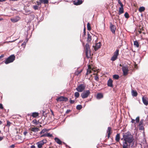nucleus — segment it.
<instances>
[{
	"mask_svg": "<svg viewBox=\"0 0 148 148\" xmlns=\"http://www.w3.org/2000/svg\"><path fill=\"white\" fill-rule=\"evenodd\" d=\"M123 138L121 139V140H123L124 141L123 142H125L127 143H128L129 146L132 143L134 138L133 136L131 134L130 132H127L123 133Z\"/></svg>",
	"mask_w": 148,
	"mask_h": 148,
	"instance_id": "nucleus-1",
	"label": "nucleus"
},
{
	"mask_svg": "<svg viewBox=\"0 0 148 148\" xmlns=\"http://www.w3.org/2000/svg\"><path fill=\"white\" fill-rule=\"evenodd\" d=\"M128 68L129 67L127 65H122V70L123 75L126 76L128 74L129 71Z\"/></svg>",
	"mask_w": 148,
	"mask_h": 148,
	"instance_id": "nucleus-2",
	"label": "nucleus"
},
{
	"mask_svg": "<svg viewBox=\"0 0 148 148\" xmlns=\"http://www.w3.org/2000/svg\"><path fill=\"white\" fill-rule=\"evenodd\" d=\"M15 56L14 55H12L8 57L6 60L5 63L6 64L12 62L15 60Z\"/></svg>",
	"mask_w": 148,
	"mask_h": 148,
	"instance_id": "nucleus-3",
	"label": "nucleus"
},
{
	"mask_svg": "<svg viewBox=\"0 0 148 148\" xmlns=\"http://www.w3.org/2000/svg\"><path fill=\"white\" fill-rule=\"evenodd\" d=\"M86 48V56L89 58L90 56V47L89 45L87 43L85 46Z\"/></svg>",
	"mask_w": 148,
	"mask_h": 148,
	"instance_id": "nucleus-4",
	"label": "nucleus"
},
{
	"mask_svg": "<svg viewBox=\"0 0 148 148\" xmlns=\"http://www.w3.org/2000/svg\"><path fill=\"white\" fill-rule=\"evenodd\" d=\"M85 86L84 84H81L78 86L76 88V90L79 92L83 91L85 89Z\"/></svg>",
	"mask_w": 148,
	"mask_h": 148,
	"instance_id": "nucleus-5",
	"label": "nucleus"
},
{
	"mask_svg": "<svg viewBox=\"0 0 148 148\" xmlns=\"http://www.w3.org/2000/svg\"><path fill=\"white\" fill-rule=\"evenodd\" d=\"M119 50L116 49V51L114 53V55L112 57L111 60L112 61H114L118 58V56L119 55Z\"/></svg>",
	"mask_w": 148,
	"mask_h": 148,
	"instance_id": "nucleus-6",
	"label": "nucleus"
},
{
	"mask_svg": "<svg viewBox=\"0 0 148 148\" xmlns=\"http://www.w3.org/2000/svg\"><path fill=\"white\" fill-rule=\"evenodd\" d=\"M47 142V140H46L44 139L37 142L36 143V144L37 145L38 147V148H41L44 144L46 143Z\"/></svg>",
	"mask_w": 148,
	"mask_h": 148,
	"instance_id": "nucleus-7",
	"label": "nucleus"
},
{
	"mask_svg": "<svg viewBox=\"0 0 148 148\" xmlns=\"http://www.w3.org/2000/svg\"><path fill=\"white\" fill-rule=\"evenodd\" d=\"M90 92L89 90H87L85 92L82 93L81 95V96L83 99L87 98L90 94Z\"/></svg>",
	"mask_w": 148,
	"mask_h": 148,
	"instance_id": "nucleus-8",
	"label": "nucleus"
},
{
	"mask_svg": "<svg viewBox=\"0 0 148 148\" xmlns=\"http://www.w3.org/2000/svg\"><path fill=\"white\" fill-rule=\"evenodd\" d=\"M110 28L112 33L113 34H114L115 33V30L116 28L115 26L113 25V24H112V23H110Z\"/></svg>",
	"mask_w": 148,
	"mask_h": 148,
	"instance_id": "nucleus-9",
	"label": "nucleus"
},
{
	"mask_svg": "<svg viewBox=\"0 0 148 148\" xmlns=\"http://www.w3.org/2000/svg\"><path fill=\"white\" fill-rule=\"evenodd\" d=\"M56 100L57 101H66L68 100V99L66 97H65L62 96L58 98Z\"/></svg>",
	"mask_w": 148,
	"mask_h": 148,
	"instance_id": "nucleus-10",
	"label": "nucleus"
},
{
	"mask_svg": "<svg viewBox=\"0 0 148 148\" xmlns=\"http://www.w3.org/2000/svg\"><path fill=\"white\" fill-rule=\"evenodd\" d=\"M83 1L82 0H75L73 1V3L75 5H79L82 3Z\"/></svg>",
	"mask_w": 148,
	"mask_h": 148,
	"instance_id": "nucleus-11",
	"label": "nucleus"
},
{
	"mask_svg": "<svg viewBox=\"0 0 148 148\" xmlns=\"http://www.w3.org/2000/svg\"><path fill=\"white\" fill-rule=\"evenodd\" d=\"M19 19V17L17 16L15 18H11L10 20L12 22L15 23L17 22Z\"/></svg>",
	"mask_w": 148,
	"mask_h": 148,
	"instance_id": "nucleus-12",
	"label": "nucleus"
},
{
	"mask_svg": "<svg viewBox=\"0 0 148 148\" xmlns=\"http://www.w3.org/2000/svg\"><path fill=\"white\" fill-rule=\"evenodd\" d=\"M112 129L110 127H108L107 130V133H108V138H109L110 136V135L112 133L111 132Z\"/></svg>",
	"mask_w": 148,
	"mask_h": 148,
	"instance_id": "nucleus-13",
	"label": "nucleus"
},
{
	"mask_svg": "<svg viewBox=\"0 0 148 148\" xmlns=\"http://www.w3.org/2000/svg\"><path fill=\"white\" fill-rule=\"evenodd\" d=\"M112 82V79L110 78L108 81L107 84L108 86L112 87H113Z\"/></svg>",
	"mask_w": 148,
	"mask_h": 148,
	"instance_id": "nucleus-14",
	"label": "nucleus"
},
{
	"mask_svg": "<svg viewBox=\"0 0 148 148\" xmlns=\"http://www.w3.org/2000/svg\"><path fill=\"white\" fill-rule=\"evenodd\" d=\"M123 5L121 6V7L119 8V14L120 15L123 13Z\"/></svg>",
	"mask_w": 148,
	"mask_h": 148,
	"instance_id": "nucleus-15",
	"label": "nucleus"
},
{
	"mask_svg": "<svg viewBox=\"0 0 148 148\" xmlns=\"http://www.w3.org/2000/svg\"><path fill=\"white\" fill-rule=\"evenodd\" d=\"M54 140L58 144H62V142L59 138L56 137L55 138Z\"/></svg>",
	"mask_w": 148,
	"mask_h": 148,
	"instance_id": "nucleus-16",
	"label": "nucleus"
},
{
	"mask_svg": "<svg viewBox=\"0 0 148 148\" xmlns=\"http://www.w3.org/2000/svg\"><path fill=\"white\" fill-rule=\"evenodd\" d=\"M142 101L143 103L146 106H147L148 104V102L146 99L144 97H142Z\"/></svg>",
	"mask_w": 148,
	"mask_h": 148,
	"instance_id": "nucleus-17",
	"label": "nucleus"
},
{
	"mask_svg": "<svg viewBox=\"0 0 148 148\" xmlns=\"http://www.w3.org/2000/svg\"><path fill=\"white\" fill-rule=\"evenodd\" d=\"M101 47V43L100 42L97 43L95 48V51L97 50L99 48Z\"/></svg>",
	"mask_w": 148,
	"mask_h": 148,
	"instance_id": "nucleus-18",
	"label": "nucleus"
},
{
	"mask_svg": "<svg viewBox=\"0 0 148 148\" xmlns=\"http://www.w3.org/2000/svg\"><path fill=\"white\" fill-rule=\"evenodd\" d=\"M103 95L101 93H99L97 95V98L98 99H101L103 97Z\"/></svg>",
	"mask_w": 148,
	"mask_h": 148,
	"instance_id": "nucleus-19",
	"label": "nucleus"
},
{
	"mask_svg": "<svg viewBox=\"0 0 148 148\" xmlns=\"http://www.w3.org/2000/svg\"><path fill=\"white\" fill-rule=\"evenodd\" d=\"M120 139V135L119 134H117L116 135L115 137V140L117 142H118L119 141Z\"/></svg>",
	"mask_w": 148,
	"mask_h": 148,
	"instance_id": "nucleus-20",
	"label": "nucleus"
},
{
	"mask_svg": "<svg viewBox=\"0 0 148 148\" xmlns=\"http://www.w3.org/2000/svg\"><path fill=\"white\" fill-rule=\"evenodd\" d=\"M88 38H87V41L90 42L91 40V36H90L89 32L87 33Z\"/></svg>",
	"mask_w": 148,
	"mask_h": 148,
	"instance_id": "nucleus-21",
	"label": "nucleus"
},
{
	"mask_svg": "<svg viewBox=\"0 0 148 148\" xmlns=\"http://www.w3.org/2000/svg\"><path fill=\"white\" fill-rule=\"evenodd\" d=\"M39 115V113L37 112H34L32 113V116L34 118L38 116Z\"/></svg>",
	"mask_w": 148,
	"mask_h": 148,
	"instance_id": "nucleus-22",
	"label": "nucleus"
},
{
	"mask_svg": "<svg viewBox=\"0 0 148 148\" xmlns=\"http://www.w3.org/2000/svg\"><path fill=\"white\" fill-rule=\"evenodd\" d=\"M128 143L125 142H123V148H128Z\"/></svg>",
	"mask_w": 148,
	"mask_h": 148,
	"instance_id": "nucleus-23",
	"label": "nucleus"
},
{
	"mask_svg": "<svg viewBox=\"0 0 148 148\" xmlns=\"http://www.w3.org/2000/svg\"><path fill=\"white\" fill-rule=\"evenodd\" d=\"M39 130V129L37 127H33L31 129V131L34 132H38Z\"/></svg>",
	"mask_w": 148,
	"mask_h": 148,
	"instance_id": "nucleus-24",
	"label": "nucleus"
},
{
	"mask_svg": "<svg viewBox=\"0 0 148 148\" xmlns=\"http://www.w3.org/2000/svg\"><path fill=\"white\" fill-rule=\"evenodd\" d=\"M145 8L143 6H141L138 9L139 12H141L145 11Z\"/></svg>",
	"mask_w": 148,
	"mask_h": 148,
	"instance_id": "nucleus-25",
	"label": "nucleus"
},
{
	"mask_svg": "<svg viewBox=\"0 0 148 148\" xmlns=\"http://www.w3.org/2000/svg\"><path fill=\"white\" fill-rule=\"evenodd\" d=\"M132 94L133 96L136 97L137 95V92L134 90H132Z\"/></svg>",
	"mask_w": 148,
	"mask_h": 148,
	"instance_id": "nucleus-26",
	"label": "nucleus"
},
{
	"mask_svg": "<svg viewBox=\"0 0 148 148\" xmlns=\"http://www.w3.org/2000/svg\"><path fill=\"white\" fill-rule=\"evenodd\" d=\"M91 72V68L90 66L89 65L88 66V68L87 70V71L86 73V75L90 73Z\"/></svg>",
	"mask_w": 148,
	"mask_h": 148,
	"instance_id": "nucleus-27",
	"label": "nucleus"
},
{
	"mask_svg": "<svg viewBox=\"0 0 148 148\" xmlns=\"http://www.w3.org/2000/svg\"><path fill=\"white\" fill-rule=\"evenodd\" d=\"M30 21L33 20L35 17V16L34 14H30Z\"/></svg>",
	"mask_w": 148,
	"mask_h": 148,
	"instance_id": "nucleus-28",
	"label": "nucleus"
},
{
	"mask_svg": "<svg viewBox=\"0 0 148 148\" xmlns=\"http://www.w3.org/2000/svg\"><path fill=\"white\" fill-rule=\"evenodd\" d=\"M134 45L137 47H139V44L138 42L137 41H134Z\"/></svg>",
	"mask_w": 148,
	"mask_h": 148,
	"instance_id": "nucleus-29",
	"label": "nucleus"
},
{
	"mask_svg": "<svg viewBox=\"0 0 148 148\" xmlns=\"http://www.w3.org/2000/svg\"><path fill=\"white\" fill-rule=\"evenodd\" d=\"M41 3H43L44 4H47L48 3V0H40Z\"/></svg>",
	"mask_w": 148,
	"mask_h": 148,
	"instance_id": "nucleus-30",
	"label": "nucleus"
},
{
	"mask_svg": "<svg viewBox=\"0 0 148 148\" xmlns=\"http://www.w3.org/2000/svg\"><path fill=\"white\" fill-rule=\"evenodd\" d=\"M87 29L88 31H90L91 30V27L90 26V24L89 23H88L87 24Z\"/></svg>",
	"mask_w": 148,
	"mask_h": 148,
	"instance_id": "nucleus-31",
	"label": "nucleus"
},
{
	"mask_svg": "<svg viewBox=\"0 0 148 148\" xmlns=\"http://www.w3.org/2000/svg\"><path fill=\"white\" fill-rule=\"evenodd\" d=\"M82 108V106L81 105H78L76 106V109L78 110H81Z\"/></svg>",
	"mask_w": 148,
	"mask_h": 148,
	"instance_id": "nucleus-32",
	"label": "nucleus"
},
{
	"mask_svg": "<svg viewBox=\"0 0 148 148\" xmlns=\"http://www.w3.org/2000/svg\"><path fill=\"white\" fill-rule=\"evenodd\" d=\"M25 13L24 14L26 15H28L31 13V11L29 10H25Z\"/></svg>",
	"mask_w": 148,
	"mask_h": 148,
	"instance_id": "nucleus-33",
	"label": "nucleus"
},
{
	"mask_svg": "<svg viewBox=\"0 0 148 148\" xmlns=\"http://www.w3.org/2000/svg\"><path fill=\"white\" fill-rule=\"evenodd\" d=\"M119 77V76L118 75H113V78L116 79H118Z\"/></svg>",
	"mask_w": 148,
	"mask_h": 148,
	"instance_id": "nucleus-34",
	"label": "nucleus"
},
{
	"mask_svg": "<svg viewBox=\"0 0 148 148\" xmlns=\"http://www.w3.org/2000/svg\"><path fill=\"white\" fill-rule=\"evenodd\" d=\"M75 96L76 98H78L79 96V94L78 92H76L75 93Z\"/></svg>",
	"mask_w": 148,
	"mask_h": 148,
	"instance_id": "nucleus-35",
	"label": "nucleus"
},
{
	"mask_svg": "<svg viewBox=\"0 0 148 148\" xmlns=\"http://www.w3.org/2000/svg\"><path fill=\"white\" fill-rule=\"evenodd\" d=\"M143 120L142 119L140 120L139 123L138 125V126H143Z\"/></svg>",
	"mask_w": 148,
	"mask_h": 148,
	"instance_id": "nucleus-36",
	"label": "nucleus"
},
{
	"mask_svg": "<svg viewBox=\"0 0 148 148\" xmlns=\"http://www.w3.org/2000/svg\"><path fill=\"white\" fill-rule=\"evenodd\" d=\"M47 131V130L45 129H43L40 132V134H42V133H44L46 132Z\"/></svg>",
	"mask_w": 148,
	"mask_h": 148,
	"instance_id": "nucleus-37",
	"label": "nucleus"
},
{
	"mask_svg": "<svg viewBox=\"0 0 148 148\" xmlns=\"http://www.w3.org/2000/svg\"><path fill=\"white\" fill-rule=\"evenodd\" d=\"M125 17L126 18H128L129 17V15L128 13L126 12L124 14Z\"/></svg>",
	"mask_w": 148,
	"mask_h": 148,
	"instance_id": "nucleus-38",
	"label": "nucleus"
},
{
	"mask_svg": "<svg viewBox=\"0 0 148 148\" xmlns=\"http://www.w3.org/2000/svg\"><path fill=\"white\" fill-rule=\"evenodd\" d=\"M33 8L34 9V10H38V6L36 5H33Z\"/></svg>",
	"mask_w": 148,
	"mask_h": 148,
	"instance_id": "nucleus-39",
	"label": "nucleus"
},
{
	"mask_svg": "<svg viewBox=\"0 0 148 148\" xmlns=\"http://www.w3.org/2000/svg\"><path fill=\"white\" fill-rule=\"evenodd\" d=\"M32 122L34 124H35L36 125H37L38 124V123L37 122V121L36 119L34 120Z\"/></svg>",
	"mask_w": 148,
	"mask_h": 148,
	"instance_id": "nucleus-40",
	"label": "nucleus"
},
{
	"mask_svg": "<svg viewBox=\"0 0 148 148\" xmlns=\"http://www.w3.org/2000/svg\"><path fill=\"white\" fill-rule=\"evenodd\" d=\"M136 123H138L139 121V116L137 117L136 119Z\"/></svg>",
	"mask_w": 148,
	"mask_h": 148,
	"instance_id": "nucleus-41",
	"label": "nucleus"
},
{
	"mask_svg": "<svg viewBox=\"0 0 148 148\" xmlns=\"http://www.w3.org/2000/svg\"><path fill=\"white\" fill-rule=\"evenodd\" d=\"M47 136L48 137H52L53 136L52 134H51L49 133H47Z\"/></svg>",
	"mask_w": 148,
	"mask_h": 148,
	"instance_id": "nucleus-42",
	"label": "nucleus"
},
{
	"mask_svg": "<svg viewBox=\"0 0 148 148\" xmlns=\"http://www.w3.org/2000/svg\"><path fill=\"white\" fill-rule=\"evenodd\" d=\"M94 78L95 80L97 81H98L99 80V78L98 77L97 75H96L95 76Z\"/></svg>",
	"mask_w": 148,
	"mask_h": 148,
	"instance_id": "nucleus-43",
	"label": "nucleus"
},
{
	"mask_svg": "<svg viewBox=\"0 0 148 148\" xmlns=\"http://www.w3.org/2000/svg\"><path fill=\"white\" fill-rule=\"evenodd\" d=\"M10 124H11L10 122V121H7L6 126L9 127L10 126Z\"/></svg>",
	"mask_w": 148,
	"mask_h": 148,
	"instance_id": "nucleus-44",
	"label": "nucleus"
},
{
	"mask_svg": "<svg viewBox=\"0 0 148 148\" xmlns=\"http://www.w3.org/2000/svg\"><path fill=\"white\" fill-rule=\"evenodd\" d=\"M26 45V43L25 42H24L21 45V46H23L24 48L25 47Z\"/></svg>",
	"mask_w": 148,
	"mask_h": 148,
	"instance_id": "nucleus-45",
	"label": "nucleus"
},
{
	"mask_svg": "<svg viewBox=\"0 0 148 148\" xmlns=\"http://www.w3.org/2000/svg\"><path fill=\"white\" fill-rule=\"evenodd\" d=\"M139 129L140 130H142L144 129V127L143 126H139Z\"/></svg>",
	"mask_w": 148,
	"mask_h": 148,
	"instance_id": "nucleus-46",
	"label": "nucleus"
},
{
	"mask_svg": "<svg viewBox=\"0 0 148 148\" xmlns=\"http://www.w3.org/2000/svg\"><path fill=\"white\" fill-rule=\"evenodd\" d=\"M118 3L120 4V6H122L123 5L122 3L121 2V1L120 0H118Z\"/></svg>",
	"mask_w": 148,
	"mask_h": 148,
	"instance_id": "nucleus-47",
	"label": "nucleus"
},
{
	"mask_svg": "<svg viewBox=\"0 0 148 148\" xmlns=\"http://www.w3.org/2000/svg\"><path fill=\"white\" fill-rule=\"evenodd\" d=\"M47 136V134H44L42 135H41L40 136V137H43Z\"/></svg>",
	"mask_w": 148,
	"mask_h": 148,
	"instance_id": "nucleus-48",
	"label": "nucleus"
},
{
	"mask_svg": "<svg viewBox=\"0 0 148 148\" xmlns=\"http://www.w3.org/2000/svg\"><path fill=\"white\" fill-rule=\"evenodd\" d=\"M36 3H37V5H41V3L40 2H39L38 1H37L36 2Z\"/></svg>",
	"mask_w": 148,
	"mask_h": 148,
	"instance_id": "nucleus-49",
	"label": "nucleus"
},
{
	"mask_svg": "<svg viewBox=\"0 0 148 148\" xmlns=\"http://www.w3.org/2000/svg\"><path fill=\"white\" fill-rule=\"evenodd\" d=\"M70 102V103L72 104L74 103L75 101L74 100H71Z\"/></svg>",
	"mask_w": 148,
	"mask_h": 148,
	"instance_id": "nucleus-50",
	"label": "nucleus"
},
{
	"mask_svg": "<svg viewBox=\"0 0 148 148\" xmlns=\"http://www.w3.org/2000/svg\"><path fill=\"white\" fill-rule=\"evenodd\" d=\"M3 105L2 104L0 103V108L1 109H3Z\"/></svg>",
	"mask_w": 148,
	"mask_h": 148,
	"instance_id": "nucleus-51",
	"label": "nucleus"
},
{
	"mask_svg": "<svg viewBox=\"0 0 148 148\" xmlns=\"http://www.w3.org/2000/svg\"><path fill=\"white\" fill-rule=\"evenodd\" d=\"M135 120L134 119H132V121H131L132 123H135Z\"/></svg>",
	"mask_w": 148,
	"mask_h": 148,
	"instance_id": "nucleus-52",
	"label": "nucleus"
},
{
	"mask_svg": "<svg viewBox=\"0 0 148 148\" xmlns=\"http://www.w3.org/2000/svg\"><path fill=\"white\" fill-rule=\"evenodd\" d=\"M70 110H67V111H66V113H69L70 112Z\"/></svg>",
	"mask_w": 148,
	"mask_h": 148,
	"instance_id": "nucleus-53",
	"label": "nucleus"
},
{
	"mask_svg": "<svg viewBox=\"0 0 148 148\" xmlns=\"http://www.w3.org/2000/svg\"><path fill=\"white\" fill-rule=\"evenodd\" d=\"M27 133V132H25L23 133L24 135L25 136H26Z\"/></svg>",
	"mask_w": 148,
	"mask_h": 148,
	"instance_id": "nucleus-54",
	"label": "nucleus"
},
{
	"mask_svg": "<svg viewBox=\"0 0 148 148\" xmlns=\"http://www.w3.org/2000/svg\"><path fill=\"white\" fill-rule=\"evenodd\" d=\"M31 148H36L35 147L34 145L31 146Z\"/></svg>",
	"mask_w": 148,
	"mask_h": 148,
	"instance_id": "nucleus-55",
	"label": "nucleus"
},
{
	"mask_svg": "<svg viewBox=\"0 0 148 148\" xmlns=\"http://www.w3.org/2000/svg\"><path fill=\"white\" fill-rule=\"evenodd\" d=\"M4 57V55H2L1 56H0V59L1 58H3Z\"/></svg>",
	"mask_w": 148,
	"mask_h": 148,
	"instance_id": "nucleus-56",
	"label": "nucleus"
},
{
	"mask_svg": "<svg viewBox=\"0 0 148 148\" xmlns=\"http://www.w3.org/2000/svg\"><path fill=\"white\" fill-rule=\"evenodd\" d=\"M3 137L1 136H0V141H1L3 139Z\"/></svg>",
	"mask_w": 148,
	"mask_h": 148,
	"instance_id": "nucleus-57",
	"label": "nucleus"
},
{
	"mask_svg": "<svg viewBox=\"0 0 148 148\" xmlns=\"http://www.w3.org/2000/svg\"><path fill=\"white\" fill-rule=\"evenodd\" d=\"M10 147H15V145H11L10 146Z\"/></svg>",
	"mask_w": 148,
	"mask_h": 148,
	"instance_id": "nucleus-58",
	"label": "nucleus"
},
{
	"mask_svg": "<svg viewBox=\"0 0 148 148\" xmlns=\"http://www.w3.org/2000/svg\"><path fill=\"white\" fill-rule=\"evenodd\" d=\"M86 31H84V35H86Z\"/></svg>",
	"mask_w": 148,
	"mask_h": 148,
	"instance_id": "nucleus-59",
	"label": "nucleus"
},
{
	"mask_svg": "<svg viewBox=\"0 0 148 148\" xmlns=\"http://www.w3.org/2000/svg\"><path fill=\"white\" fill-rule=\"evenodd\" d=\"M6 0H0V2H2L3 1H5Z\"/></svg>",
	"mask_w": 148,
	"mask_h": 148,
	"instance_id": "nucleus-60",
	"label": "nucleus"
},
{
	"mask_svg": "<svg viewBox=\"0 0 148 148\" xmlns=\"http://www.w3.org/2000/svg\"><path fill=\"white\" fill-rule=\"evenodd\" d=\"M2 123V122L1 121H0V125Z\"/></svg>",
	"mask_w": 148,
	"mask_h": 148,
	"instance_id": "nucleus-61",
	"label": "nucleus"
},
{
	"mask_svg": "<svg viewBox=\"0 0 148 148\" xmlns=\"http://www.w3.org/2000/svg\"><path fill=\"white\" fill-rule=\"evenodd\" d=\"M63 143L64 144H65V145H66V146H67V145H66L65 144V143H64L63 142Z\"/></svg>",
	"mask_w": 148,
	"mask_h": 148,
	"instance_id": "nucleus-62",
	"label": "nucleus"
},
{
	"mask_svg": "<svg viewBox=\"0 0 148 148\" xmlns=\"http://www.w3.org/2000/svg\"><path fill=\"white\" fill-rule=\"evenodd\" d=\"M84 31H85V29L84 28Z\"/></svg>",
	"mask_w": 148,
	"mask_h": 148,
	"instance_id": "nucleus-63",
	"label": "nucleus"
},
{
	"mask_svg": "<svg viewBox=\"0 0 148 148\" xmlns=\"http://www.w3.org/2000/svg\"><path fill=\"white\" fill-rule=\"evenodd\" d=\"M2 19H2V18H0V21H1V20H2Z\"/></svg>",
	"mask_w": 148,
	"mask_h": 148,
	"instance_id": "nucleus-64",
	"label": "nucleus"
}]
</instances>
